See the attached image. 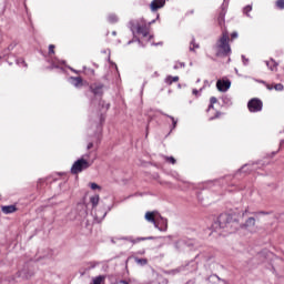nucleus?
Wrapping results in <instances>:
<instances>
[{"instance_id":"nucleus-2","label":"nucleus","mask_w":284,"mask_h":284,"mask_svg":"<svg viewBox=\"0 0 284 284\" xmlns=\"http://www.w3.org/2000/svg\"><path fill=\"white\" fill-rule=\"evenodd\" d=\"M233 223H239V220L232 217L231 214L222 213L219 215L217 221L214 222L213 230H225V227H232Z\"/></svg>"},{"instance_id":"nucleus-27","label":"nucleus","mask_w":284,"mask_h":284,"mask_svg":"<svg viewBox=\"0 0 284 284\" xmlns=\"http://www.w3.org/2000/svg\"><path fill=\"white\" fill-rule=\"evenodd\" d=\"M91 190H101V186L94 182L90 183Z\"/></svg>"},{"instance_id":"nucleus-13","label":"nucleus","mask_w":284,"mask_h":284,"mask_svg":"<svg viewBox=\"0 0 284 284\" xmlns=\"http://www.w3.org/2000/svg\"><path fill=\"white\" fill-rule=\"evenodd\" d=\"M256 225V219L248 217L243 224L240 225L241 230H250Z\"/></svg>"},{"instance_id":"nucleus-16","label":"nucleus","mask_w":284,"mask_h":284,"mask_svg":"<svg viewBox=\"0 0 284 284\" xmlns=\"http://www.w3.org/2000/svg\"><path fill=\"white\" fill-rule=\"evenodd\" d=\"M267 90H276V92H283L284 87L281 83L277 84H266Z\"/></svg>"},{"instance_id":"nucleus-17","label":"nucleus","mask_w":284,"mask_h":284,"mask_svg":"<svg viewBox=\"0 0 284 284\" xmlns=\"http://www.w3.org/2000/svg\"><path fill=\"white\" fill-rule=\"evenodd\" d=\"M164 81L166 85H172V83H179V75H175V77L169 75L165 78Z\"/></svg>"},{"instance_id":"nucleus-11","label":"nucleus","mask_w":284,"mask_h":284,"mask_svg":"<svg viewBox=\"0 0 284 284\" xmlns=\"http://www.w3.org/2000/svg\"><path fill=\"white\" fill-rule=\"evenodd\" d=\"M230 85H232L230 80H217L216 82V88L220 92H227V90H230Z\"/></svg>"},{"instance_id":"nucleus-7","label":"nucleus","mask_w":284,"mask_h":284,"mask_svg":"<svg viewBox=\"0 0 284 284\" xmlns=\"http://www.w3.org/2000/svg\"><path fill=\"white\" fill-rule=\"evenodd\" d=\"M225 14H227V2L224 0L217 14V23L221 28L225 27Z\"/></svg>"},{"instance_id":"nucleus-10","label":"nucleus","mask_w":284,"mask_h":284,"mask_svg":"<svg viewBox=\"0 0 284 284\" xmlns=\"http://www.w3.org/2000/svg\"><path fill=\"white\" fill-rule=\"evenodd\" d=\"M160 214L161 213H159V211H148L144 215V219L148 221V223H152L154 225Z\"/></svg>"},{"instance_id":"nucleus-37","label":"nucleus","mask_w":284,"mask_h":284,"mask_svg":"<svg viewBox=\"0 0 284 284\" xmlns=\"http://www.w3.org/2000/svg\"><path fill=\"white\" fill-rule=\"evenodd\" d=\"M101 121L103 122V121H105V119H103V116H101Z\"/></svg>"},{"instance_id":"nucleus-35","label":"nucleus","mask_w":284,"mask_h":284,"mask_svg":"<svg viewBox=\"0 0 284 284\" xmlns=\"http://www.w3.org/2000/svg\"><path fill=\"white\" fill-rule=\"evenodd\" d=\"M72 72H75V74H78L79 72L77 71V70H74V69H72Z\"/></svg>"},{"instance_id":"nucleus-25","label":"nucleus","mask_w":284,"mask_h":284,"mask_svg":"<svg viewBox=\"0 0 284 284\" xmlns=\"http://www.w3.org/2000/svg\"><path fill=\"white\" fill-rule=\"evenodd\" d=\"M165 161L172 165L176 164V159H174V156H165Z\"/></svg>"},{"instance_id":"nucleus-30","label":"nucleus","mask_w":284,"mask_h":284,"mask_svg":"<svg viewBox=\"0 0 284 284\" xmlns=\"http://www.w3.org/2000/svg\"><path fill=\"white\" fill-rule=\"evenodd\" d=\"M94 148V143L90 142L87 146V150H92Z\"/></svg>"},{"instance_id":"nucleus-6","label":"nucleus","mask_w":284,"mask_h":284,"mask_svg":"<svg viewBox=\"0 0 284 284\" xmlns=\"http://www.w3.org/2000/svg\"><path fill=\"white\" fill-rule=\"evenodd\" d=\"M248 112L256 113L263 110V101L258 98H253L247 102Z\"/></svg>"},{"instance_id":"nucleus-1","label":"nucleus","mask_w":284,"mask_h":284,"mask_svg":"<svg viewBox=\"0 0 284 284\" xmlns=\"http://www.w3.org/2000/svg\"><path fill=\"white\" fill-rule=\"evenodd\" d=\"M216 55L217 57H227L232 52L230 47V32L227 29L222 30V34L215 44Z\"/></svg>"},{"instance_id":"nucleus-34","label":"nucleus","mask_w":284,"mask_h":284,"mask_svg":"<svg viewBox=\"0 0 284 284\" xmlns=\"http://www.w3.org/2000/svg\"><path fill=\"white\" fill-rule=\"evenodd\" d=\"M244 214H247V209L242 213V216H244Z\"/></svg>"},{"instance_id":"nucleus-36","label":"nucleus","mask_w":284,"mask_h":284,"mask_svg":"<svg viewBox=\"0 0 284 284\" xmlns=\"http://www.w3.org/2000/svg\"><path fill=\"white\" fill-rule=\"evenodd\" d=\"M110 109V104H106V110H109Z\"/></svg>"},{"instance_id":"nucleus-12","label":"nucleus","mask_w":284,"mask_h":284,"mask_svg":"<svg viewBox=\"0 0 284 284\" xmlns=\"http://www.w3.org/2000/svg\"><path fill=\"white\" fill-rule=\"evenodd\" d=\"M165 6V0H153L150 4V9L152 12H156L161 10Z\"/></svg>"},{"instance_id":"nucleus-15","label":"nucleus","mask_w":284,"mask_h":284,"mask_svg":"<svg viewBox=\"0 0 284 284\" xmlns=\"http://www.w3.org/2000/svg\"><path fill=\"white\" fill-rule=\"evenodd\" d=\"M1 211L3 212V214H14V212H17V205L2 206Z\"/></svg>"},{"instance_id":"nucleus-29","label":"nucleus","mask_w":284,"mask_h":284,"mask_svg":"<svg viewBox=\"0 0 284 284\" xmlns=\"http://www.w3.org/2000/svg\"><path fill=\"white\" fill-rule=\"evenodd\" d=\"M54 44L49 45V54H54Z\"/></svg>"},{"instance_id":"nucleus-28","label":"nucleus","mask_w":284,"mask_h":284,"mask_svg":"<svg viewBox=\"0 0 284 284\" xmlns=\"http://www.w3.org/2000/svg\"><path fill=\"white\" fill-rule=\"evenodd\" d=\"M234 39H239V33L236 31L231 33V41H234Z\"/></svg>"},{"instance_id":"nucleus-38","label":"nucleus","mask_w":284,"mask_h":284,"mask_svg":"<svg viewBox=\"0 0 284 284\" xmlns=\"http://www.w3.org/2000/svg\"><path fill=\"white\" fill-rule=\"evenodd\" d=\"M260 214H265V212H260Z\"/></svg>"},{"instance_id":"nucleus-20","label":"nucleus","mask_w":284,"mask_h":284,"mask_svg":"<svg viewBox=\"0 0 284 284\" xmlns=\"http://www.w3.org/2000/svg\"><path fill=\"white\" fill-rule=\"evenodd\" d=\"M109 23H118L119 22V17L116 14L112 13L108 17Z\"/></svg>"},{"instance_id":"nucleus-24","label":"nucleus","mask_w":284,"mask_h":284,"mask_svg":"<svg viewBox=\"0 0 284 284\" xmlns=\"http://www.w3.org/2000/svg\"><path fill=\"white\" fill-rule=\"evenodd\" d=\"M135 263H138V265H145L148 263V258H135Z\"/></svg>"},{"instance_id":"nucleus-14","label":"nucleus","mask_w":284,"mask_h":284,"mask_svg":"<svg viewBox=\"0 0 284 284\" xmlns=\"http://www.w3.org/2000/svg\"><path fill=\"white\" fill-rule=\"evenodd\" d=\"M70 80L74 88H81L83 85V78L81 77H71Z\"/></svg>"},{"instance_id":"nucleus-19","label":"nucleus","mask_w":284,"mask_h":284,"mask_svg":"<svg viewBox=\"0 0 284 284\" xmlns=\"http://www.w3.org/2000/svg\"><path fill=\"white\" fill-rule=\"evenodd\" d=\"M200 45L196 43V40L192 38L191 43H190V50L191 52H194V50H199Z\"/></svg>"},{"instance_id":"nucleus-32","label":"nucleus","mask_w":284,"mask_h":284,"mask_svg":"<svg viewBox=\"0 0 284 284\" xmlns=\"http://www.w3.org/2000/svg\"><path fill=\"white\" fill-rule=\"evenodd\" d=\"M172 123H173V128H176V121L174 120V116H170Z\"/></svg>"},{"instance_id":"nucleus-22","label":"nucleus","mask_w":284,"mask_h":284,"mask_svg":"<svg viewBox=\"0 0 284 284\" xmlns=\"http://www.w3.org/2000/svg\"><path fill=\"white\" fill-rule=\"evenodd\" d=\"M150 240H152V237H136L132 240V243L136 244V243H141V241H150Z\"/></svg>"},{"instance_id":"nucleus-33","label":"nucleus","mask_w":284,"mask_h":284,"mask_svg":"<svg viewBox=\"0 0 284 284\" xmlns=\"http://www.w3.org/2000/svg\"><path fill=\"white\" fill-rule=\"evenodd\" d=\"M274 64V60H271L270 62L266 63V65H273Z\"/></svg>"},{"instance_id":"nucleus-18","label":"nucleus","mask_w":284,"mask_h":284,"mask_svg":"<svg viewBox=\"0 0 284 284\" xmlns=\"http://www.w3.org/2000/svg\"><path fill=\"white\" fill-rule=\"evenodd\" d=\"M100 196L99 195H93L90 197V203L92 204V207H97L99 205Z\"/></svg>"},{"instance_id":"nucleus-26","label":"nucleus","mask_w":284,"mask_h":284,"mask_svg":"<svg viewBox=\"0 0 284 284\" xmlns=\"http://www.w3.org/2000/svg\"><path fill=\"white\" fill-rule=\"evenodd\" d=\"M250 12H252V6H246L244 8V14H246V17H250Z\"/></svg>"},{"instance_id":"nucleus-23","label":"nucleus","mask_w":284,"mask_h":284,"mask_svg":"<svg viewBox=\"0 0 284 284\" xmlns=\"http://www.w3.org/2000/svg\"><path fill=\"white\" fill-rule=\"evenodd\" d=\"M275 6L278 10H284V0H276Z\"/></svg>"},{"instance_id":"nucleus-3","label":"nucleus","mask_w":284,"mask_h":284,"mask_svg":"<svg viewBox=\"0 0 284 284\" xmlns=\"http://www.w3.org/2000/svg\"><path fill=\"white\" fill-rule=\"evenodd\" d=\"M220 106H221V104L219 103V99H216V97H211L210 104L206 110L210 121H214V120L221 119V116H223V113L221 111H219Z\"/></svg>"},{"instance_id":"nucleus-5","label":"nucleus","mask_w":284,"mask_h":284,"mask_svg":"<svg viewBox=\"0 0 284 284\" xmlns=\"http://www.w3.org/2000/svg\"><path fill=\"white\" fill-rule=\"evenodd\" d=\"M136 33L144 39V41H148L149 43H152V39L154 37L150 34V27L148 24H138L136 28Z\"/></svg>"},{"instance_id":"nucleus-8","label":"nucleus","mask_w":284,"mask_h":284,"mask_svg":"<svg viewBox=\"0 0 284 284\" xmlns=\"http://www.w3.org/2000/svg\"><path fill=\"white\" fill-rule=\"evenodd\" d=\"M153 225L160 232H168V219L161 216V213L160 215H158V219L155 220V224Z\"/></svg>"},{"instance_id":"nucleus-31","label":"nucleus","mask_w":284,"mask_h":284,"mask_svg":"<svg viewBox=\"0 0 284 284\" xmlns=\"http://www.w3.org/2000/svg\"><path fill=\"white\" fill-rule=\"evenodd\" d=\"M192 94H193L194 97H199V90L193 89V90H192Z\"/></svg>"},{"instance_id":"nucleus-9","label":"nucleus","mask_w":284,"mask_h":284,"mask_svg":"<svg viewBox=\"0 0 284 284\" xmlns=\"http://www.w3.org/2000/svg\"><path fill=\"white\" fill-rule=\"evenodd\" d=\"M90 92L94 94L95 97H103V84L101 83H93L90 85Z\"/></svg>"},{"instance_id":"nucleus-21","label":"nucleus","mask_w":284,"mask_h":284,"mask_svg":"<svg viewBox=\"0 0 284 284\" xmlns=\"http://www.w3.org/2000/svg\"><path fill=\"white\" fill-rule=\"evenodd\" d=\"M65 61L63 60H57V58L52 59V65L53 68H59L60 65H63Z\"/></svg>"},{"instance_id":"nucleus-4","label":"nucleus","mask_w":284,"mask_h":284,"mask_svg":"<svg viewBox=\"0 0 284 284\" xmlns=\"http://www.w3.org/2000/svg\"><path fill=\"white\" fill-rule=\"evenodd\" d=\"M92 166V162L84 156L78 159L71 166V174H79L82 170H88Z\"/></svg>"}]
</instances>
